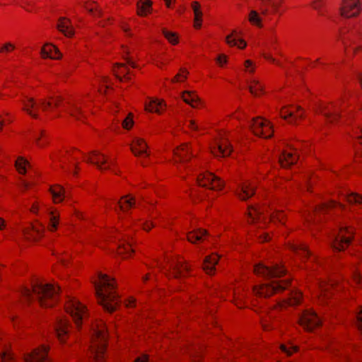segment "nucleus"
<instances>
[{"label": "nucleus", "instance_id": "1", "mask_svg": "<svg viewBox=\"0 0 362 362\" xmlns=\"http://www.w3.org/2000/svg\"><path fill=\"white\" fill-rule=\"evenodd\" d=\"M22 110L34 119H37L40 112L51 113L54 117L63 114L69 115L76 120L83 122L86 113L90 108L89 96L77 99L64 100L59 95L35 100L33 98L25 97L22 101Z\"/></svg>", "mask_w": 362, "mask_h": 362}, {"label": "nucleus", "instance_id": "2", "mask_svg": "<svg viewBox=\"0 0 362 362\" xmlns=\"http://www.w3.org/2000/svg\"><path fill=\"white\" fill-rule=\"evenodd\" d=\"M95 287L98 303L105 310L113 313L120 305V298L117 293L116 281L107 274L99 273Z\"/></svg>", "mask_w": 362, "mask_h": 362}, {"label": "nucleus", "instance_id": "3", "mask_svg": "<svg viewBox=\"0 0 362 362\" xmlns=\"http://www.w3.org/2000/svg\"><path fill=\"white\" fill-rule=\"evenodd\" d=\"M21 293L24 299L30 302L36 296L41 307L52 308L58 302L59 287L54 284L36 282L31 288L23 286Z\"/></svg>", "mask_w": 362, "mask_h": 362}, {"label": "nucleus", "instance_id": "4", "mask_svg": "<svg viewBox=\"0 0 362 362\" xmlns=\"http://www.w3.org/2000/svg\"><path fill=\"white\" fill-rule=\"evenodd\" d=\"M71 157L75 165L74 174L77 175L78 173V160H82L88 163L95 165L100 171L110 170L115 175L119 174V170L116 168L115 160L110 159L105 155L100 153L98 151H93L88 155L86 156L80 150L74 149L71 152Z\"/></svg>", "mask_w": 362, "mask_h": 362}, {"label": "nucleus", "instance_id": "5", "mask_svg": "<svg viewBox=\"0 0 362 362\" xmlns=\"http://www.w3.org/2000/svg\"><path fill=\"white\" fill-rule=\"evenodd\" d=\"M93 331L90 350L93 361L94 362H105L108 340L105 322L103 320H96L93 325Z\"/></svg>", "mask_w": 362, "mask_h": 362}, {"label": "nucleus", "instance_id": "6", "mask_svg": "<svg viewBox=\"0 0 362 362\" xmlns=\"http://www.w3.org/2000/svg\"><path fill=\"white\" fill-rule=\"evenodd\" d=\"M259 11L251 10L247 16L250 25L258 28H263V18H270L279 11L283 0H259Z\"/></svg>", "mask_w": 362, "mask_h": 362}, {"label": "nucleus", "instance_id": "7", "mask_svg": "<svg viewBox=\"0 0 362 362\" xmlns=\"http://www.w3.org/2000/svg\"><path fill=\"white\" fill-rule=\"evenodd\" d=\"M347 107V103L343 98L332 103H320L317 112L323 115L327 122L335 123L339 118L346 116Z\"/></svg>", "mask_w": 362, "mask_h": 362}, {"label": "nucleus", "instance_id": "8", "mask_svg": "<svg viewBox=\"0 0 362 362\" xmlns=\"http://www.w3.org/2000/svg\"><path fill=\"white\" fill-rule=\"evenodd\" d=\"M339 38L344 45L346 57H353L362 52V39L358 38L349 27L345 26L340 29Z\"/></svg>", "mask_w": 362, "mask_h": 362}, {"label": "nucleus", "instance_id": "9", "mask_svg": "<svg viewBox=\"0 0 362 362\" xmlns=\"http://www.w3.org/2000/svg\"><path fill=\"white\" fill-rule=\"evenodd\" d=\"M64 310L71 317L76 329L80 330L83 320L88 317L86 305L74 297H68L64 303Z\"/></svg>", "mask_w": 362, "mask_h": 362}, {"label": "nucleus", "instance_id": "10", "mask_svg": "<svg viewBox=\"0 0 362 362\" xmlns=\"http://www.w3.org/2000/svg\"><path fill=\"white\" fill-rule=\"evenodd\" d=\"M291 279L274 281L270 284H264L253 287L254 294L259 298H269L275 293L283 292L291 286Z\"/></svg>", "mask_w": 362, "mask_h": 362}, {"label": "nucleus", "instance_id": "11", "mask_svg": "<svg viewBox=\"0 0 362 362\" xmlns=\"http://www.w3.org/2000/svg\"><path fill=\"white\" fill-rule=\"evenodd\" d=\"M162 269L165 270V274L168 278H184L190 274V266L181 257L173 258Z\"/></svg>", "mask_w": 362, "mask_h": 362}, {"label": "nucleus", "instance_id": "12", "mask_svg": "<svg viewBox=\"0 0 362 362\" xmlns=\"http://www.w3.org/2000/svg\"><path fill=\"white\" fill-rule=\"evenodd\" d=\"M211 153L217 157L229 156L233 148L224 132H219L210 146Z\"/></svg>", "mask_w": 362, "mask_h": 362}, {"label": "nucleus", "instance_id": "13", "mask_svg": "<svg viewBox=\"0 0 362 362\" xmlns=\"http://www.w3.org/2000/svg\"><path fill=\"white\" fill-rule=\"evenodd\" d=\"M355 228L352 226L340 228L339 233L332 243V247L337 251L346 250L354 240Z\"/></svg>", "mask_w": 362, "mask_h": 362}, {"label": "nucleus", "instance_id": "14", "mask_svg": "<svg viewBox=\"0 0 362 362\" xmlns=\"http://www.w3.org/2000/svg\"><path fill=\"white\" fill-rule=\"evenodd\" d=\"M250 129L255 136L264 139L271 138L274 134L272 123L260 117L252 119Z\"/></svg>", "mask_w": 362, "mask_h": 362}, {"label": "nucleus", "instance_id": "15", "mask_svg": "<svg viewBox=\"0 0 362 362\" xmlns=\"http://www.w3.org/2000/svg\"><path fill=\"white\" fill-rule=\"evenodd\" d=\"M199 186L211 190H221L224 187V181L210 172L200 173L197 178Z\"/></svg>", "mask_w": 362, "mask_h": 362}, {"label": "nucleus", "instance_id": "16", "mask_svg": "<svg viewBox=\"0 0 362 362\" xmlns=\"http://www.w3.org/2000/svg\"><path fill=\"white\" fill-rule=\"evenodd\" d=\"M361 11L362 0H342L341 2L339 12L344 18H356Z\"/></svg>", "mask_w": 362, "mask_h": 362}, {"label": "nucleus", "instance_id": "17", "mask_svg": "<svg viewBox=\"0 0 362 362\" xmlns=\"http://www.w3.org/2000/svg\"><path fill=\"white\" fill-rule=\"evenodd\" d=\"M253 272L255 275L265 278L281 277L286 274V269L283 266L276 264L272 267H269L264 265L263 263L255 264Z\"/></svg>", "mask_w": 362, "mask_h": 362}, {"label": "nucleus", "instance_id": "18", "mask_svg": "<svg viewBox=\"0 0 362 362\" xmlns=\"http://www.w3.org/2000/svg\"><path fill=\"white\" fill-rule=\"evenodd\" d=\"M280 116L290 124H297L304 118V110L300 106L288 105L280 110Z\"/></svg>", "mask_w": 362, "mask_h": 362}, {"label": "nucleus", "instance_id": "19", "mask_svg": "<svg viewBox=\"0 0 362 362\" xmlns=\"http://www.w3.org/2000/svg\"><path fill=\"white\" fill-rule=\"evenodd\" d=\"M300 325L308 332H311L319 327L322 325V322L318 315L313 310H305L299 318Z\"/></svg>", "mask_w": 362, "mask_h": 362}, {"label": "nucleus", "instance_id": "20", "mask_svg": "<svg viewBox=\"0 0 362 362\" xmlns=\"http://www.w3.org/2000/svg\"><path fill=\"white\" fill-rule=\"evenodd\" d=\"M45 228L42 223L36 221L23 230L24 238L30 242H38L44 236Z\"/></svg>", "mask_w": 362, "mask_h": 362}, {"label": "nucleus", "instance_id": "21", "mask_svg": "<svg viewBox=\"0 0 362 362\" xmlns=\"http://www.w3.org/2000/svg\"><path fill=\"white\" fill-rule=\"evenodd\" d=\"M71 324L66 318H59L54 325L56 337L61 344H66L71 334Z\"/></svg>", "mask_w": 362, "mask_h": 362}, {"label": "nucleus", "instance_id": "22", "mask_svg": "<svg viewBox=\"0 0 362 362\" xmlns=\"http://www.w3.org/2000/svg\"><path fill=\"white\" fill-rule=\"evenodd\" d=\"M303 299V293L298 290L292 291L287 299L283 300L274 305L273 309L283 311L290 306L299 305Z\"/></svg>", "mask_w": 362, "mask_h": 362}, {"label": "nucleus", "instance_id": "23", "mask_svg": "<svg viewBox=\"0 0 362 362\" xmlns=\"http://www.w3.org/2000/svg\"><path fill=\"white\" fill-rule=\"evenodd\" d=\"M299 154L296 148L288 146L283 150L279 156V162L282 168H289L296 163Z\"/></svg>", "mask_w": 362, "mask_h": 362}, {"label": "nucleus", "instance_id": "24", "mask_svg": "<svg viewBox=\"0 0 362 362\" xmlns=\"http://www.w3.org/2000/svg\"><path fill=\"white\" fill-rule=\"evenodd\" d=\"M257 185L253 181L243 182L236 189L235 195L241 201H246L251 198L256 191Z\"/></svg>", "mask_w": 362, "mask_h": 362}, {"label": "nucleus", "instance_id": "25", "mask_svg": "<svg viewBox=\"0 0 362 362\" xmlns=\"http://www.w3.org/2000/svg\"><path fill=\"white\" fill-rule=\"evenodd\" d=\"M134 240L128 234H123L119 238V243L117 247V254L123 259H127L134 252L133 247Z\"/></svg>", "mask_w": 362, "mask_h": 362}, {"label": "nucleus", "instance_id": "26", "mask_svg": "<svg viewBox=\"0 0 362 362\" xmlns=\"http://www.w3.org/2000/svg\"><path fill=\"white\" fill-rule=\"evenodd\" d=\"M131 151L136 157L147 158L150 155L148 146L143 138L135 137L131 143Z\"/></svg>", "mask_w": 362, "mask_h": 362}, {"label": "nucleus", "instance_id": "27", "mask_svg": "<svg viewBox=\"0 0 362 362\" xmlns=\"http://www.w3.org/2000/svg\"><path fill=\"white\" fill-rule=\"evenodd\" d=\"M61 223L60 212L54 206H49L47 211V229L49 232H56Z\"/></svg>", "mask_w": 362, "mask_h": 362}, {"label": "nucleus", "instance_id": "28", "mask_svg": "<svg viewBox=\"0 0 362 362\" xmlns=\"http://www.w3.org/2000/svg\"><path fill=\"white\" fill-rule=\"evenodd\" d=\"M49 347L42 345L25 357V362H47Z\"/></svg>", "mask_w": 362, "mask_h": 362}, {"label": "nucleus", "instance_id": "29", "mask_svg": "<svg viewBox=\"0 0 362 362\" xmlns=\"http://www.w3.org/2000/svg\"><path fill=\"white\" fill-rule=\"evenodd\" d=\"M338 206H341V204L335 201L330 200L317 206L315 211L313 213L307 211H302V215L306 222H310L313 219V216L315 215L317 213H327L330 209L336 208Z\"/></svg>", "mask_w": 362, "mask_h": 362}, {"label": "nucleus", "instance_id": "30", "mask_svg": "<svg viewBox=\"0 0 362 362\" xmlns=\"http://www.w3.org/2000/svg\"><path fill=\"white\" fill-rule=\"evenodd\" d=\"M47 192L54 204H62L66 197L65 188L59 184L50 185Z\"/></svg>", "mask_w": 362, "mask_h": 362}, {"label": "nucleus", "instance_id": "31", "mask_svg": "<svg viewBox=\"0 0 362 362\" xmlns=\"http://www.w3.org/2000/svg\"><path fill=\"white\" fill-rule=\"evenodd\" d=\"M174 160L176 162H187L192 157L191 147L189 143H184L174 149Z\"/></svg>", "mask_w": 362, "mask_h": 362}, {"label": "nucleus", "instance_id": "32", "mask_svg": "<svg viewBox=\"0 0 362 362\" xmlns=\"http://www.w3.org/2000/svg\"><path fill=\"white\" fill-rule=\"evenodd\" d=\"M332 284L325 281L319 283V293L317 294L318 303L326 304L332 295Z\"/></svg>", "mask_w": 362, "mask_h": 362}, {"label": "nucleus", "instance_id": "33", "mask_svg": "<svg viewBox=\"0 0 362 362\" xmlns=\"http://www.w3.org/2000/svg\"><path fill=\"white\" fill-rule=\"evenodd\" d=\"M287 246L289 250L301 256L304 259H308L309 258H312L314 261H317V257L313 255L308 250V246L303 243H288Z\"/></svg>", "mask_w": 362, "mask_h": 362}, {"label": "nucleus", "instance_id": "34", "mask_svg": "<svg viewBox=\"0 0 362 362\" xmlns=\"http://www.w3.org/2000/svg\"><path fill=\"white\" fill-rule=\"evenodd\" d=\"M247 216V221L250 223H262L263 226L262 228L264 227V225L266 224L265 220H266V216L257 208V206H249L247 207V211L246 213Z\"/></svg>", "mask_w": 362, "mask_h": 362}, {"label": "nucleus", "instance_id": "35", "mask_svg": "<svg viewBox=\"0 0 362 362\" xmlns=\"http://www.w3.org/2000/svg\"><path fill=\"white\" fill-rule=\"evenodd\" d=\"M220 256L216 253H211L205 257L202 269L209 275H214L216 272V266L218 264Z\"/></svg>", "mask_w": 362, "mask_h": 362}, {"label": "nucleus", "instance_id": "36", "mask_svg": "<svg viewBox=\"0 0 362 362\" xmlns=\"http://www.w3.org/2000/svg\"><path fill=\"white\" fill-rule=\"evenodd\" d=\"M57 30L67 37L74 35V29L69 18L60 17L57 23Z\"/></svg>", "mask_w": 362, "mask_h": 362}, {"label": "nucleus", "instance_id": "37", "mask_svg": "<svg viewBox=\"0 0 362 362\" xmlns=\"http://www.w3.org/2000/svg\"><path fill=\"white\" fill-rule=\"evenodd\" d=\"M145 109L149 112L161 115L166 110V103L161 99H152L146 104Z\"/></svg>", "mask_w": 362, "mask_h": 362}, {"label": "nucleus", "instance_id": "38", "mask_svg": "<svg viewBox=\"0 0 362 362\" xmlns=\"http://www.w3.org/2000/svg\"><path fill=\"white\" fill-rule=\"evenodd\" d=\"M182 98L185 103L194 108H199L203 106L202 100L195 91H184L182 94Z\"/></svg>", "mask_w": 362, "mask_h": 362}, {"label": "nucleus", "instance_id": "39", "mask_svg": "<svg viewBox=\"0 0 362 362\" xmlns=\"http://www.w3.org/2000/svg\"><path fill=\"white\" fill-rule=\"evenodd\" d=\"M41 56L42 58H49L52 59H59L61 58V53L58 48L52 44H45L41 49Z\"/></svg>", "mask_w": 362, "mask_h": 362}, {"label": "nucleus", "instance_id": "40", "mask_svg": "<svg viewBox=\"0 0 362 362\" xmlns=\"http://www.w3.org/2000/svg\"><path fill=\"white\" fill-rule=\"evenodd\" d=\"M153 11L151 0H139L136 3V14L140 17H146Z\"/></svg>", "mask_w": 362, "mask_h": 362}, {"label": "nucleus", "instance_id": "41", "mask_svg": "<svg viewBox=\"0 0 362 362\" xmlns=\"http://www.w3.org/2000/svg\"><path fill=\"white\" fill-rule=\"evenodd\" d=\"M118 206L122 212H128L136 205L135 198L132 194L122 196L118 201Z\"/></svg>", "mask_w": 362, "mask_h": 362}, {"label": "nucleus", "instance_id": "42", "mask_svg": "<svg viewBox=\"0 0 362 362\" xmlns=\"http://www.w3.org/2000/svg\"><path fill=\"white\" fill-rule=\"evenodd\" d=\"M191 6L194 13V27L197 30L200 29L203 21V13L201 10V5L198 1H194L192 2Z\"/></svg>", "mask_w": 362, "mask_h": 362}, {"label": "nucleus", "instance_id": "43", "mask_svg": "<svg viewBox=\"0 0 362 362\" xmlns=\"http://www.w3.org/2000/svg\"><path fill=\"white\" fill-rule=\"evenodd\" d=\"M207 236V232L204 229H197L190 231L187 235V239L189 242L196 244L203 242Z\"/></svg>", "mask_w": 362, "mask_h": 362}, {"label": "nucleus", "instance_id": "44", "mask_svg": "<svg viewBox=\"0 0 362 362\" xmlns=\"http://www.w3.org/2000/svg\"><path fill=\"white\" fill-rule=\"evenodd\" d=\"M248 88L250 93L255 97H260L265 93L264 85L256 79H253L250 81Z\"/></svg>", "mask_w": 362, "mask_h": 362}, {"label": "nucleus", "instance_id": "45", "mask_svg": "<svg viewBox=\"0 0 362 362\" xmlns=\"http://www.w3.org/2000/svg\"><path fill=\"white\" fill-rule=\"evenodd\" d=\"M49 143V135L45 130H40L35 136V144L40 148H45Z\"/></svg>", "mask_w": 362, "mask_h": 362}, {"label": "nucleus", "instance_id": "46", "mask_svg": "<svg viewBox=\"0 0 362 362\" xmlns=\"http://www.w3.org/2000/svg\"><path fill=\"white\" fill-rule=\"evenodd\" d=\"M113 73L115 76L120 80L122 78L125 80L130 79L129 71L125 64L118 63L116 64L113 68Z\"/></svg>", "mask_w": 362, "mask_h": 362}, {"label": "nucleus", "instance_id": "47", "mask_svg": "<svg viewBox=\"0 0 362 362\" xmlns=\"http://www.w3.org/2000/svg\"><path fill=\"white\" fill-rule=\"evenodd\" d=\"M79 4L93 16L100 17L101 16V10L96 2L84 1Z\"/></svg>", "mask_w": 362, "mask_h": 362}, {"label": "nucleus", "instance_id": "48", "mask_svg": "<svg viewBox=\"0 0 362 362\" xmlns=\"http://www.w3.org/2000/svg\"><path fill=\"white\" fill-rule=\"evenodd\" d=\"M233 303L238 308H243L245 306L246 293L244 290L240 288H236L233 291Z\"/></svg>", "mask_w": 362, "mask_h": 362}, {"label": "nucleus", "instance_id": "49", "mask_svg": "<svg viewBox=\"0 0 362 362\" xmlns=\"http://www.w3.org/2000/svg\"><path fill=\"white\" fill-rule=\"evenodd\" d=\"M29 166L30 163L28 160L22 156H18L15 162L16 169L21 175H25Z\"/></svg>", "mask_w": 362, "mask_h": 362}, {"label": "nucleus", "instance_id": "50", "mask_svg": "<svg viewBox=\"0 0 362 362\" xmlns=\"http://www.w3.org/2000/svg\"><path fill=\"white\" fill-rule=\"evenodd\" d=\"M162 33L168 42L172 45H176L179 43V35L177 33L168 30L166 28H163Z\"/></svg>", "mask_w": 362, "mask_h": 362}, {"label": "nucleus", "instance_id": "51", "mask_svg": "<svg viewBox=\"0 0 362 362\" xmlns=\"http://www.w3.org/2000/svg\"><path fill=\"white\" fill-rule=\"evenodd\" d=\"M346 201L351 205H361L362 195L356 192H351L346 196Z\"/></svg>", "mask_w": 362, "mask_h": 362}, {"label": "nucleus", "instance_id": "52", "mask_svg": "<svg viewBox=\"0 0 362 362\" xmlns=\"http://www.w3.org/2000/svg\"><path fill=\"white\" fill-rule=\"evenodd\" d=\"M270 222H279L284 224L286 221V215L283 211H275L270 215Z\"/></svg>", "mask_w": 362, "mask_h": 362}, {"label": "nucleus", "instance_id": "53", "mask_svg": "<svg viewBox=\"0 0 362 362\" xmlns=\"http://www.w3.org/2000/svg\"><path fill=\"white\" fill-rule=\"evenodd\" d=\"M189 72L185 68H181L178 73L172 78V83H181L185 81L188 75Z\"/></svg>", "mask_w": 362, "mask_h": 362}, {"label": "nucleus", "instance_id": "54", "mask_svg": "<svg viewBox=\"0 0 362 362\" xmlns=\"http://www.w3.org/2000/svg\"><path fill=\"white\" fill-rule=\"evenodd\" d=\"M355 326L362 332V305H359L355 310Z\"/></svg>", "mask_w": 362, "mask_h": 362}, {"label": "nucleus", "instance_id": "55", "mask_svg": "<svg viewBox=\"0 0 362 362\" xmlns=\"http://www.w3.org/2000/svg\"><path fill=\"white\" fill-rule=\"evenodd\" d=\"M134 124V115L129 113L127 116L122 120V127L126 130H130Z\"/></svg>", "mask_w": 362, "mask_h": 362}, {"label": "nucleus", "instance_id": "56", "mask_svg": "<svg viewBox=\"0 0 362 362\" xmlns=\"http://www.w3.org/2000/svg\"><path fill=\"white\" fill-rule=\"evenodd\" d=\"M187 127L189 130L195 132H199L204 130V127L202 125L199 124L198 122L195 119L189 120L187 124Z\"/></svg>", "mask_w": 362, "mask_h": 362}, {"label": "nucleus", "instance_id": "57", "mask_svg": "<svg viewBox=\"0 0 362 362\" xmlns=\"http://www.w3.org/2000/svg\"><path fill=\"white\" fill-rule=\"evenodd\" d=\"M280 349L286 356H290L293 355L294 353L297 352L298 350V348L297 346H291L289 344H281Z\"/></svg>", "mask_w": 362, "mask_h": 362}, {"label": "nucleus", "instance_id": "58", "mask_svg": "<svg viewBox=\"0 0 362 362\" xmlns=\"http://www.w3.org/2000/svg\"><path fill=\"white\" fill-rule=\"evenodd\" d=\"M189 196L194 202H198L203 199L199 189L197 187L190 189Z\"/></svg>", "mask_w": 362, "mask_h": 362}, {"label": "nucleus", "instance_id": "59", "mask_svg": "<svg viewBox=\"0 0 362 362\" xmlns=\"http://www.w3.org/2000/svg\"><path fill=\"white\" fill-rule=\"evenodd\" d=\"M16 48L14 44L8 42L0 46V53L6 54L12 52Z\"/></svg>", "mask_w": 362, "mask_h": 362}, {"label": "nucleus", "instance_id": "60", "mask_svg": "<svg viewBox=\"0 0 362 362\" xmlns=\"http://www.w3.org/2000/svg\"><path fill=\"white\" fill-rule=\"evenodd\" d=\"M244 71L249 74H253L256 69V65L251 59H247L244 62Z\"/></svg>", "mask_w": 362, "mask_h": 362}, {"label": "nucleus", "instance_id": "61", "mask_svg": "<svg viewBox=\"0 0 362 362\" xmlns=\"http://www.w3.org/2000/svg\"><path fill=\"white\" fill-rule=\"evenodd\" d=\"M236 31H233L230 35H227L226 42L230 47H235L238 41Z\"/></svg>", "mask_w": 362, "mask_h": 362}, {"label": "nucleus", "instance_id": "62", "mask_svg": "<svg viewBox=\"0 0 362 362\" xmlns=\"http://www.w3.org/2000/svg\"><path fill=\"white\" fill-rule=\"evenodd\" d=\"M0 362H15V359L11 352L4 351L0 354Z\"/></svg>", "mask_w": 362, "mask_h": 362}, {"label": "nucleus", "instance_id": "63", "mask_svg": "<svg viewBox=\"0 0 362 362\" xmlns=\"http://www.w3.org/2000/svg\"><path fill=\"white\" fill-rule=\"evenodd\" d=\"M262 329L264 331H271L275 328V326L272 322H270V320L266 317L263 318L261 321Z\"/></svg>", "mask_w": 362, "mask_h": 362}, {"label": "nucleus", "instance_id": "64", "mask_svg": "<svg viewBox=\"0 0 362 362\" xmlns=\"http://www.w3.org/2000/svg\"><path fill=\"white\" fill-rule=\"evenodd\" d=\"M100 83L101 85L98 88V92L101 94H105L107 89H108L110 87V86L108 85V78L103 77Z\"/></svg>", "mask_w": 362, "mask_h": 362}]
</instances>
